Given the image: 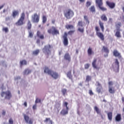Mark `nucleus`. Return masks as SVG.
I'll use <instances>...</instances> for the list:
<instances>
[{"instance_id": "f257e3e1", "label": "nucleus", "mask_w": 124, "mask_h": 124, "mask_svg": "<svg viewBox=\"0 0 124 124\" xmlns=\"http://www.w3.org/2000/svg\"><path fill=\"white\" fill-rule=\"evenodd\" d=\"M44 73L50 75L52 78L56 80L60 78V75L55 71H54L50 69L48 67H45L44 69Z\"/></svg>"}, {"instance_id": "f03ea898", "label": "nucleus", "mask_w": 124, "mask_h": 124, "mask_svg": "<svg viewBox=\"0 0 124 124\" xmlns=\"http://www.w3.org/2000/svg\"><path fill=\"white\" fill-rule=\"evenodd\" d=\"M0 95L1 97H4V99H7L8 100H10L11 97H12V94L11 92L9 91H3L1 92Z\"/></svg>"}, {"instance_id": "7ed1b4c3", "label": "nucleus", "mask_w": 124, "mask_h": 124, "mask_svg": "<svg viewBox=\"0 0 124 124\" xmlns=\"http://www.w3.org/2000/svg\"><path fill=\"white\" fill-rule=\"evenodd\" d=\"M47 32L49 34H52V35H58V34H60V31L55 26H52L51 29H48Z\"/></svg>"}, {"instance_id": "20e7f679", "label": "nucleus", "mask_w": 124, "mask_h": 124, "mask_svg": "<svg viewBox=\"0 0 124 124\" xmlns=\"http://www.w3.org/2000/svg\"><path fill=\"white\" fill-rule=\"evenodd\" d=\"M25 17L26 15L25 14V13H22L21 14L20 17L16 23V26H23V25H24V21H25Z\"/></svg>"}, {"instance_id": "39448f33", "label": "nucleus", "mask_w": 124, "mask_h": 124, "mask_svg": "<svg viewBox=\"0 0 124 124\" xmlns=\"http://www.w3.org/2000/svg\"><path fill=\"white\" fill-rule=\"evenodd\" d=\"M64 15L66 19H71L74 16V12L71 9H68L64 12Z\"/></svg>"}, {"instance_id": "423d86ee", "label": "nucleus", "mask_w": 124, "mask_h": 124, "mask_svg": "<svg viewBox=\"0 0 124 124\" xmlns=\"http://www.w3.org/2000/svg\"><path fill=\"white\" fill-rule=\"evenodd\" d=\"M51 45H48L45 46L43 48V52L45 53L46 56H49L51 54Z\"/></svg>"}, {"instance_id": "0eeeda50", "label": "nucleus", "mask_w": 124, "mask_h": 124, "mask_svg": "<svg viewBox=\"0 0 124 124\" xmlns=\"http://www.w3.org/2000/svg\"><path fill=\"white\" fill-rule=\"evenodd\" d=\"M108 92L109 93H116V90H115V87H113L114 85V82L112 81H109L108 82Z\"/></svg>"}, {"instance_id": "6e6552de", "label": "nucleus", "mask_w": 124, "mask_h": 124, "mask_svg": "<svg viewBox=\"0 0 124 124\" xmlns=\"http://www.w3.org/2000/svg\"><path fill=\"white\" fill-rule=\"evenodd\" d=\"M31 20L33 23L37 24L39 22V20H40V16L37 15V13H35L31 16Z\"/></svg>"}, {"instance_id": "1a4fd4ad", "label": "nucleus", "mask_w": 124, "mask_h": 124, "mask_svg": "<svg viewBox=\"0 0 124 124\" xmlns=\"http://www.w3.org/2000/svg\"><path fill=\"white\" fill-rule=\"evenodd\" d=\"M95 30L96 31V33L97 36L102 40V41H104V35L103 33H101V32H99V27L98 26H96L95 27Z\"/></svg>"}, {"instance_id": "9d476101", "label": "nucleus", "mask_w": 124, "mask_h": 124, "mask_svg": "<svg viewBox=\"0 0 124 124\" xmlns=\"http://www.w3.org/2000/svg\"><path fill=\"white\" fill-rule=\"evenodd\" d=\"M63 43L64 46L68 45V39L67 38V33L65 32L63 35Z\"/></svg>"}, {"instance_id": "9b49d317", "label": "nucleus", "mask_w": 124, "mask_h": 124, "mask_svg": "<svg viewBox=\"0 0 124 124\" xmlns=\"http://www.w3.org/2000/svg\"><path fill=\"white\" fill-rule=\"evenodd\" d=\"M24 118L25 121L26 122L27 124H33V121H32V119H30V117L29 116L24 114Z\"/></svg>"}, {"instance_id": "f8f14e48", "label": "nucleus", "mask_w": 124, "mask_h": 124, "mask_svg": "<svg viewBox=\"0 0 124 124\" xmlns=\"http://www.w3.org/2000/svg\"><path fill=\"white\" fill-rule=\"evenodd\" d=\"M106 3L109 8H111V9H113V8H115V6H116V4L114 3L113 2H111L109 0H107L106 2Z\"/></svg>"}, {"instance_id": "ddd939ff", "label": "nucleus", "mask_w": 124, "mask_h": 124, "mask_svg": "<svg viewBox=\"0 0 124 124\" xmlns=\"http://www.w3.org/2000/svg\"><path fill=\"white\" fill-rule=\"evenodd\" d=\"M114 63L116 65L115 67L116 68V69H115V72L116 73L119 72L120 70V62H119V60H118V59H115Z\"/></svg>"}, {"instance_id": "4468645a", "label": "nucleus", "mask_w": 124, "mask_h": 124, "mask_svg": "<svg viewBox=\"0 0 124 124\" xmlns=\"http://www.w3.org/2000/svg\"><path fill=\"white\" fill-rule=\"evenodd\" d=\"M96 62H97V59H94L93 62H92V66L95 69H99L100 67H99L97 64H96Z\"/></svg>"}, {"instance_id": "2eb2a0df", "label": "nucleus", "mask_w": 124, "mask_h": 124, "mask_svg": "<svg viewBox=\"0 0 124 124\" xmlns=\"http://www.w3.org/2000/svg\"><path fill=\"white\" fill-rule=\"evenodd\" d=\"M64 59L66 61H67L69 62H71V57H70V55L68 53H66L65 54L64 56Z\"/></svg>"}, {"instance_id": "dca6fc26", "label": "nucleus", "mask_w": 124, "mask_h": 124, "mask_svg": "<svg viewBox=\"0 0 124 124\" xmlns=\"http://www.w3.org/2000/svg\"><path fill=\"white\" fill-rule=\"evenodd\" d=\"M113 56H114V57H117L118 59H122V55H121V53H120L117 50H114L113 51Z\"/></svg>"}, {"instance_id": "f3484780", "label": "nucleus", "mask_w": 124, "mask_h": 124, "mask_svg": "<svg viewBox=\"0 0 124 124\" xmlns=\"http://www.w3.org/2000/svg\"><path fill=\"white\" fill-rule=\"evenodd\" d=\"M69 110V108H66L65 109H62L61 112L60 114L62 115V116H65V115H67L68 114V110Z\"/></svg>"}, {"instance_id": "a211bd4d", "label": "nucleus", "mask_w": 124, "mask_h": 124, "mask_svg": "<svg viewBox=\"0 0 124 124\" xmlns=\"http://www.w3.org/2000/svg\"><path fill=\"white\" fill-rule=\"evenodd\" d=\"M65 28L67 29V30H72V31L75 30V27L73 25H66Z\"/></svg>"}, {"instance_id": "6ab92c4d", "label": "nucleus", "mask_w": 124, "mask_h": 124, "mask_svg": "<svg viewBox=\"0 0 124 124\" xmlns=\"http://www.w3.org/2000/svg\"><path fill=\"white\" fill-rule=\"evenodd\" d=\"M36 35L40 39H44V35L41 34L40 31H37Z\"/></svg>"}, {"instance_id": "aec40b11", "label": "nucleus", "mask_w": 124, "mask_h": 124, "mask_svg": "<svg viewBox=\"0 0 124 124\" xmlns=\"http://www.w3.org/2000/svg\"><path fill=\"white\" fill-rule=\"evenodd\" d=\"M116 122H121L122 121V115L121 114H117L115 117Z\"/></svg>"}, {"instance_id": "412c9836", "label": "nucleus", "mask_w": 124, "mask_h": 124, "mask_svg": "<svg viewBox=\"0 0 124 124\" xmlns=\"http://www.w3.org/2000/svg\"><path fill=\"white\" fill-rule=\"evenodd\" d=\"M96 4L98 5V7L99 6H102L103 5V0H95Z\"/></svg>"}, {"instance_id": "4be33fe9", "label": "nucleus", "mask_w": 124, "mask_h": 124, "mask_svg": "<svg viewBox=\"0 0 124 124\" xmlns=\"http://www.w3.org/2000/svg\"><path fill=\"white\" fill-rule=\"evenodd\" d=\"M108 119L110 122H112L113 119V113L112 112H109L107 114Z\"/></svg>"}, {"instance_id": "5701e85b", "label": "nucleus", "mask_w": 124, "mask_h": 124, "mask_svg": "<svg viewBox=\"0 0 124 124\" xmlns=\"http://www.w3.org/2000/svg\"><path fill=\"white\" fill-rule=\"evenodd\" d=\"M12 16L13 18H16V16H19V11L17 10H14L13 11L12 14Z\"/></svg>"}, {"instance_id": "b1692460", "label": "nucleus", "mask_w": 124, "mask_h": 124, "mask_svg": "<svg viewBox=\"0 0 124 124\" xmlns=\"http://www.w3.org/2000/svg\"><path fill=\"white\" fill-rule=\"evenodd\" d=\"M87 53L88 56H92V55H93L94 52L93 51V49L91 47H89L87 50Z\"/></svg>"}, {"instance_id": "393cba45", "label": "nucleus", "mask_w": 124, "mask_h": 124, "mask_svg": "<svg viewBox=\"0 0 124 124\" xmlns=\"http://www.w3.org/2000/svg\"><path fill=\"white\" fill-rule=\"evenodd\" d=\"M99 25L102 31L103 32L104 31V23L100 20L99 21Z\"/></svg>"}, {"instance_id": "a878e982", "label": "nucleus", "mask_w": 124, "mask_h": 124, "mask_svg": "<svg viewBox=\"0 0 124 124\" xmlns=\"http://www.w3.org/2000/svg\"><path fill=\"white\" fill-rule=\"evenodd\" d=\"M115 36H116V37H118V38H121V37H122L120 30H117V31L115 33Z\"/></svg>"}, {"instance_id": "bb28decb", "label": "nucleus", "mask_w": 124, "mask_h": 124, "mask_svg": "<svg viewBox=\"0 0 124 124\" xmlns=\"http://www.w3.org/2000/svg\"><path fill=\"white\" fill-rule=\"evenodd\" d=\"M30 73H31V70L29 69H26L24 71V75H29V74H30Z\"/></svg>"}, {"instance_id": "cd10ccee", "label": "nucleus", "mask_w": 124, "mask_h": 124, "mask_svg": "<svg viewBox=\"0 0 124 124\" xmlns=\"http://www.w3.org/2000/svg\"><path fill=\"white\" fill-rule=\"evenodd\" d=\"M89 10L90 12L92 13H95V7L94 6H92L90 8Z\"/></svg>"}, {"instance_id": "c85d7f7f", "label": "nucleus", "mask_w": 124, "mask_h": 124, "mask_svg": "<svg viewBox=\"0 0 124 124\" xmlns=\"http://www.w3.org/2000/svg\"><path fill=\"white\" fill-rule=\"evenodd\" d=\"M101 19L102 21H104L105 22H106L108 20L107 16H106L105 14H103L101 16Z\"/></svg>"}, {"instance_id": "c756f323", "label": "nucleus", "mask_w": 124, "mask_h": 124, "mask_svg": "<svg viewBox=\"0 0 124 124\" xmlns=\"http://www.w3.org/2000/svg\"><path fill=\"white\" fill-rule=\"evenodd\" d=\"M31 21L28 20L27 23V29L28 30H31Z\"/></svg>"}, {"instance_id": "7c9ffc66", "label": "nucleus", "mask_w": 124, "mask_h": 124, "mask_svg": "<svg viewBox=\"0 0 124 124\" xmlns=\"http://www.w3.org/2000/svg\"><path fill=\"white\" fill-rule=\"evenodd\" d=\"M102 50L104 51L105 53H106V54H109V51L108 47L103 46Z\"/></svg>"}, {"instance_id": "2f4dec72", "label": "nucleus", "mask_w": 124, "mask_h": 124, "mask_svg": "<svg viewBox=\"0 0 124 124\" xmlns=\"http://www.w3.org/2000/svg\"><path fill=\"white\" fill-rule=\"evenodd\" d=\"M27 61H26V60H23L20 61V64L21 66H22V65H27Z\"/></svg>"}, {"instance_id": "473e14b6", "label": "nucleus", "mask_w": 124, "mask_h": 124, "mask_svg": "<svg viewBox=\"0 0 124 124\" xmlns=\"http://www.w3.org/2000/svg\"><path fill=\"white\" fill-rule=\"evenodd\" d=\"M67 77L68 78H70L71 80H72V75L71 74V70H70L69 72L67 73Z\"/></svg>"}, {"instance_id": "72a5a7b5", "label": "nucleus", "mask_w": 124, "mask_h": 124, "mask_svg": "<svg viewBox=\"0 0 124 124\" xmlns=\"http://www.w3.org/2000/svg\"><path fill=\"white\" fill-rule=\"evenodd\" d=\"M94 109L95 110V111H96L97 114H99L100 115H101V111L97 107H94Z\"/></svg>"}, {"instance_id": "f704fd0d", "label": "nucleus", "mask_w": 124, "mask_h": 124, "mask_svg": "<svg viewBox=\"0 0 124 124\" xmlns=\"http://www.w3.org/2000/svg\"><path fill=\"white\" fill-rule=\"evenodd\" d=\"M102 90H103L102 86L98 87L96 88V92H97V93H101Z\"/></svg>"}, {"instance_id": "c9c22d12", "label": "nucleus", "mask_w": 124, "mask_h": 124, "mask_svg": "<svg viewBox=\"0 0 124 124\" xmlns=\"http://www.w3.org/2000/svg\"><path fill=\"white\" fill-rule=\"evenodd\" d=\"M47 22V17L46 16H42V23L43 24H45Z\"/></svg>"}, {"instance_id": "e433bc0d", "label": "nucleus", "mask_w": 124, "mask_h": 124, "mask_svg": "<svg viewBox=\"0 0 124 124\" xmlns=\"http://www.w3.org/2000/svg\"><path fill=\"white\" fill-rule=\"evenodd\" d=\"M84 19L85 20L86 24H87L88 25H90V20H89V17H88V16H84Z\"/></svg>"}, {"instance_id": "4c0bfd02", "label": "nucleus", "mask_w": 124, "mask_h": 124, "mask_svg": "<svg viewBox=\"0 0 124 124\" xmlns=\"http://www.w3.org/2000/svg\"><path fill=\"white\" fill-rule=\"evenodd\" d=\"M115 27L117 30H120V28L122 27V23L119 22L115 25Z\"/></svg>"}, {"instance_id": "58836bf2", "label": "nucleus", "mask_w": 124, "mask_h": 124, "mask_svg": "<svg viewBox=\"0 0 124 124\" xmlns=\"http://www.w3.org/2000/svg\"><path fill=\"white\" fill-rule=\"evenodd\" d=\"M62 93L63 95H65V94H66L67 93V90L66 89H62Z\"/></svg>"}, {"instance_id": "ea45409f", "label": "nucleus", "mask_w": 124, "mask_h": 124, "mask_svg": "<svg viewBox=\"0 0 124 124\" xmlns=\"http://www.w3.org/2000/svg\"><path fill=\"white\" fill-rule=\"evenodd\" d=\"M39 49H36V50L33 51V55L35 56H37L39 54Z\"/></svg>"}, {"instance_id": "a19ab883", "label": "nucleus", "mask_w": 124, "mask_h": 124, "mask_svg": "<svg viewBox=\"0 0 124 124\" xmlns=\"http://www.w3.org/2000/svg\"><path fill=\"white\" fill-rule=\"evenodd\" d=\"M67 105H68V103L67 102H64L63 103V106H64V107H66V109H69V108H68Z\"/></svg>"}, {"instance_id": "79ce46f5", "label": "nucleus", "mask_w": 124, "mask_h": 124, "mask_svg": "<svg viewBox=\"0 0 124 124\" xmlns=\"http://www.w3.org/2000/svg\"><path fill=\"white\" fill-rule=\"evenodd\" d=\"M100 9L102 10V11H107V8L102 7V6H100L98 7Z\"/></svg>"}, {"instance_id": "37998d69", "label": "nucleus", "mask_w": 124, "mask_h": 124, "mask_svg": "<svg viewBox=\"0 0 124 124\" xmlns=\"http://www.w3.org/2000/svg\"><path fill=\"white\" fill-rule=\"evenodd\" d=\"M91 80H92V77L90 76H87L86 78V82H90Z\"/></svg>"}, {"instance_id": "c03bdc74", "label": "nucleus", "mask_w": 124, "mask_h": 124, "mask_svg": "<svg viewBox=\"0 0 124 124\" xmlns=\"http://www.w3.org/2000/svg\"><path fill=\"white\" fill-rule=\"evenodd\" d=\"M55 108L56 109H60L61 108V103H57L55 105Z\"/></svg>"}, {"instance_id": "a18cd8bd", "label": "nucleus", "mask_w": 124, "mask_h": 124, "mask_svg": "<svg viewBox=\"0 0 124 124\" xmlns=\"http://www.w3.org/2000/svg\"><path fill=\"white\" fill-rule=\"evenodd\" d=\"M29 37H31V38H32L33 37V32L31 31H29Z\"/></svg>"}, {"instance_id": "49530a36", "label": "nucleus", "mask_w": 124, "mask_h": 124, "mask_svg": "<svg viewBox=\"0 0 124 124\" xmlns=\"http://www.w3.org/2000/svg\"><path fill=\"white\" fill-rule=\"evenodd\" d=\"M74 32H75V30H71L68 32V34L69 35H72Z\"/></svg>"}, {"instance_id": "de8ad7c7", "label": "nucleus", "mask_w": 124, "mask_h": 124, "mask_svg": "<svg viewBox=\"0 0 124 124\" xmlns=\"http://www.w3.org/2000/svg\"><path fill=\"white\" fill-rule=\"evenodd\" d=\"M78 26L79 27H83L84 26V23L82 21H79L78 22Z\"/></svg>"}, {"instance_id": "09e8293b", "label": "nucleus", "mask_w": 124, "mask_h": 124, "mask_svg": "<svg viewBox=\"0 0 124 124\" xmlns=\"http://www.w3.org/2000/svg\"><path fill=\"white\" fill-rule=\"evenodd\" d=\"M48 121H49L50 124H53V122L52 120H50V118H46V120L44 121L45 123H47Z\"/></svg>"}, {"instance_id": "8fccbe9b", "label": "nucleus", "mask_w": 124, "mask_h": 124, "mask_svg": "<svg viewBox=\"0 0 124 124\" xmlns=\"http://www.w3.org/2000/svg\"><path fill=\"white\" fill-rule=\"evenodd\" d=\"M91 5H92V2H91V1H88L86 2V7H89V6H91Z\"/></svg>"}, {"instance_id": "3c124183", "label": "nucleus", "mask_w": 124, "mask_h": 124, "mask_svg": "<svg viewBox=\"0 0 124 124\" xmlns=\"http://www.w3.org/2000/svg\"><path fill=\"white\" fill-rule=\"evenodd\" d=\"M9 124H14V121H13V119H12V118L9 119Z\"/></svg>"}, {"instance_id": "603ef678", "label": "nucleus", "mask_w": 124, "mask_h": 124, "mask_svg": "<svg viewBox=\"0 0 124 124\" xmlns=\"http://www.w3.org/2000/svg\"><path fill=\"white\" fill-rule=\"evenodd\" d=\"M78 31H80V32H81V33H83L84 32V28H78Z\"/></svg>"}, {"instance_id": "864d4df0", "label": "nucleus", "mask_w": 124, "mask_h": 124, "mask_svg": "<svg viewBox=\"0 0 124 124\" xmlns=\"http://www.w3.org/2000/svg\"><path fill=\"white\" fill-rule=\"evenodd\" d=\"M84 67L85 69H88L89 67H90V64L89 63L85 64L84 65Z\"/></svg>"}, {"instance_id": "5fc2aeb1", "label": "nucleus", "mask_w": 124, "mask_h": 124, "mask_svg": "<svg viewBox=\"0 0 124 124\" xmlns=\"http://www.w3.org/2000/svg\"><path fill=\"white\" fill-rule=\"evenodd\" d=\"M40 102H41V100L38 98H37L35 100V103H39Z\"/></svg>"}, {"instance_id": "6e6d98bb", "label": "nucleus", "mask_w": 124, "mask_h": 124, "mask_svg": "<svg viewBox=\"0 0 124 124\" xmlns=\"http://www.w3.org/2000/svg\"><path fill=\"white\" fill-rule=\"evenodd\" d=\"M3 31L5 32H8V28H3Z\"/></svg>"}, {"instance_id": "4d7b16f0", "label": "nucleus", "mask_w": 124, "mask_h": 124, "mask_svg": "<svg viewBox=\"0 0 124 124\" xmlns=\"http://www.w3.org/2000/svg\"><path fill=\"white\" fill-rule=\"evenodd\" d=\"M108 23H110V24H112V23H113L112 18H109Z\"/></svg>"}, {"instance_id": "13d9d810", "label": "nucleus", "mask_w": 124, "mask_h": 124, "mask_svg": "<svg viewBox=\"0 0 124 124\" xmlns=\"http://www.w3.org/2000/svg\"><path fill=\"white\" fill-rule=\"evenodd\" d=\"M89 94L90 95H93V91L89 90Z\"/></svg>"}, {"instance_id": "bf43d9fd", "label": "nucleus", "mask_w": 124, "mask_h": 124, "mask_svg": "<svg viewBox=\"0 0 124 124\" xmlns=\"http://www.w3.org/2000/svg\"><path fill=\"white\" fill-rule=\"evenodd\" d=\"M23 105H24V106L25 107H28V104L27 103V102H25L23 104Z\"/></svg>"}, {"instance_id": "052dcab7", "label": "nucleus", "mask_w": 124, "mask_h": 124, "mask_svg": "<svg viewBox=\"0 0 124 124\" xmlns=\"http://www.w3.org/2000/svg\"><path fill=\"white\" fill-rule=\"evenodd\" d=\"M33 110H35V109H36V105H34L33 106Z\"/></svg>"}, {"instance_id": "680f3d73", "label": "nucleus", "mask_w": 124, "mask_h": 124, "mask_svg": "<svg viewBox=\"0 0 124 124\" xmlns=\"http://www.w3.org/2000/svg\"><path fill=\"white\" fill-rule=\"evenodd\" d=\"M9 20H10V17L8 16L6 17V21H9Z\"/></svg>"}, {"instance_id": "e2e57ef3", "label": "nucleus", "mask_w": 124, "mask_h": 124, "mask_svg": "<svg viewBox=\"0 0 124 124\" xmlns=\"http://www.w3.org/2000/svg\"><path fill=\"white\" fill-rule=\"evenodd\" d=\"M6 112L5 110H3L2 113V115H3L4 116L6 114Z\"/></svg>"}, {"instance_id": "0e129e2a", "label": "nucleus", "mask_w": 124, "mask_h": 124, "mask_svg": "<svg viewBox=\"0 0 124 124\" xmlns=\"http://www.w3.org/2000/svg\"><path fill=\"white\" fill-rule=\"evenodd\" d=\"M4 6V4L0 6V9H2V8H3V7Z\"/></svg>"}, {"instance_id": "69168bd1", "label": "nucleus", "mask_w": 124, "mask_h": 124, "mask_svg": "<svg viewBox=\"0 0 124 124\" xmlns=\"http://www.w3.org/2000/svg\"><path fill=\"white\" fill-rule=\"evenodd\" d=\"M97 86H98V87H102V85H101L99 83V82H98V83H97Z\"/></svg>"}, {"instance_id": "338daca9", "label": "nucleus", "mask_w": 124, "mask_h": 124, "mask_svg": "<svg viewBox=\"0 0 124 124\" xmlns=\"http://www.w3.org/2000/svg\"><path fill=\"white\" fill-rule=\"evenodd\" d=\"M56 22V20H52L51 21V23L52 24H55V22Z\"/></svg>"}, {"instance_id": "774afa93", "label": "nucleus", "mask_w": 124, "mask_h": 124, "mask_svg": "<svg viewBox=\"0 0 124 124\" xmlns=\"http://www.w3.org/2000/svg\"><path fill=\"white\" fill-rule=\"evenodd\" d=\"M37 43H38V44H39V43H40V40H39V39H38V40H37Z\"/></svg>"}]
</instances>
